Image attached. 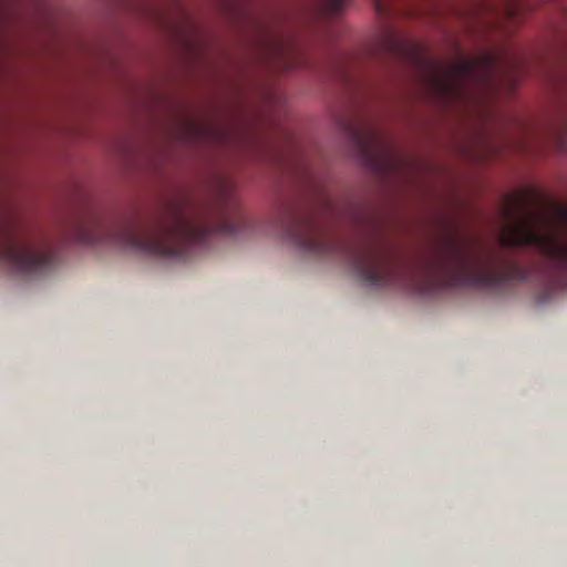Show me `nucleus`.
Segmentation results:
<instances>
[{"label":"nucleus","instance_id":"f257e3e1","mask_svg":"<svg viewBox=\"0 0 567 567\" xmlns=\"http://www.w3.org/2000/svg\"><path fill=\"white\" fill-rule=\"evenodd\" d=\"M526 198L509 195L502 209L505 225L498 247L485 246L480 238L450 228L434 247L427 265L399 260L375 239L352 241V270L373 288H398L431 296L453 288L505 287L524 280L526 271L507 254L513 248L530 247L546 258L554 285L567 289V205H555L551 219L542 231L534 223Z\"/></svg>","mask_w":567,"mask_h":567},{"label":"nucleus","instance_id":"7ed1b4c3","mask_svg":"<svg viewBox=\"0 0 567 567\" xmlns=\"http://www.w3.org/2000/svg\"><path fill=\"white\" fill-rule=\"evenodd\" d=\"M497 71V60L492 54L477 58L458 56L453 61L435 65L433 81L446 97L462 99L470 85L489 86Z\"/></svg>","mask_w":567,"mask_h":567},{"label":"nucleus","instance_id":"39448f33","mask_svg":"<svg viewBox=\"0 0 567 567\" xmlns=\"http://www.w3.org/2000/svg\"><path fill=\"white\" fill-rule=\"evenodd\" d=\"M346 1L347 0H324V6L331 14H339L342 11Z\"/></svg>","mask_w":567,"mask_h":567},{"label":"nucleus","instance_id":"0eeeda50","mask_svg":"<svg viewBox=\"0 0 567 567\" xmlns=\"http://www.w3.org/2000/svg\"><path fill=\"white\" fill-rule=\"evenodd\" d=\"M375 6H377V10H378V11H381V10H382V9H381V4H380V2H379V1H375Z\"/></svg>","mask_w":567,"mask_h":567},{"label":"nucleus","instance_id":"423d86ee","mask_svg":"<svg viewBox=\"0 0 567 567\" xmlns=\"http://www.w3.org/2000/svg\"><path fill=\"white\" fill-rule=\"evenodd\" d=\"M357 138L359 141V143L362 145L363 148L368 150L371 144H372V137H365V136H361V135H357Z\"/></svg>","mask_w":567,"mask_h":567},{"label":"nucleus","instance_id":"f03ea898","mask_svg":"<svg viewBox=\"0 0 567 567\" xmlns=\"http://www.w3.org/2000/svg\"><path fill=\"white\" fill-rule=\"evenodd\" d=\"M239 221L220 214L215 221L189 216L183 207H175L167 221L151 226L133 223L106 225L92 217L76 228V239L84 245L112 244L124 249L159 259L184 262L194 250L205 246L213 235H234Z\"/></svg>","mask_w":567,"mask_h":567},{"label":"nucleus","instance_id":"20e7f679","mask_svg":"<svg viewBox=\"0 0 567 567\" xmlns=\"http://www.w3.org/2000/svg\"><path fill=\"white\" fill-rule=\"evenodd\" d=\"M524 9V4L520 1H515L507 4L506 14L509 20L516 21L519 19L520 11Z\"/></svg>","mask_w":567,"mask_h":567}]
</instances>
